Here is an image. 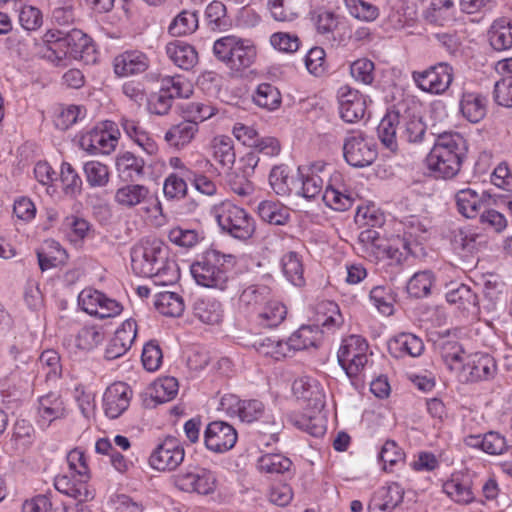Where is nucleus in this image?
Returning a JSON list of instances; mask_svg holds the SVG:
<instances>
[{
    "instance_id": "nucleus-1",
    "label": "nucleus",
    "mask_w": 512,
    "mask_h": 512,
    "mask_svg": "<svg viewBox=\"0 0 512 512\" xmlns=\"http://www.w3.org/2000/svg\"><path fill=\"white\" fill-rule=\"evenodd\" d=\"M131 267L136 275L153 278L157 285H169L178 278L176 263L168 260V248L157 238H143L132 247Z\"/></svg>"
},
{
    "instance_id": "nucleus-2",
    "label": "nucleus",
    "mask_w": 512,
    "mask_h": 512,
    "mask_svg": "<svg viewBox=\"0 0 512 512\" xmlns=\"http://www.w3.org/2000/svg\"><path fill=\"white\" fill-rule=\"evenodd\" d=\"M437 348L446 367L463 383L490 380L496 375L494 359L483 353L468 354L462 346L450 339H442Z\"/></svg>"
},
{
    "instance_id": "nucleus-3",
    "label": "nucleus",
    "mask_w": 512,
    "mask_h": 512,
    "mask_svg": "<svg viewBox=\"0 0 512 512\" xmlns=\"http://www.w3.org/2000/svg\"><path fill=\"white\" fill-rule=\"evenodd\" d=\"M466 149V141L459 133L440 134L425 158V166L435 178H453L461 169Z\"/></svg>"
},
{
    "instance_id": "nucleus-4",
    "label": "nucleus",
    "mask_w": 512,
    "mask_h": 512,
    "mask_svg": "<svg viewBox=\"0 0 512 512\" xmlns=\"http://www.w3.org/2000/svg\"><path fill=\"white\" fill-rule=\"evenodd\" d=\"M224 254L215 249L204 252L201 260L194 262L190 271L197 284L207 287L224 289Z\"/></svg>"
},
{
    "instance_id": "nucleus-5",
    "label": "nucleus",
    "mask_w": 512,
    "mask_h": 512,
    "mask_svg": "<svg viewBox=\"0 0 512 512\" xmlns=\"http://www.w3.org/2000/svg\"><path fill=\"white\" fill-rule=\"evenodd\" d=\"M368 344L360 336L351 335L343 340L338 350V362L349 377L358 376L368 361Z\"/></svg>"
},
{
    "instance_id": "nucleus-6",
    "label": "nucleus",
    "mask_w": 512,
    "mask_h": 512,
    "mask_svg": "<svg viewBox=\"0 0 512 512\" xmlns=\"http://www.w3.org/2000/svg\"><path fill=\"white\" fill-rule=\"evenodd\" d=\"M453 77V68L444 62L412 73V79L419 89L435 95H440L447 91L453 81Z\"/></svg>"
},
{
    "instance_id": "nucleus-7",
    "label": "nucleus",
    "mask_w": 512,
    "mask_h": 512,
    "mask_svg": "<svg viewBox=\"0 0 512 512\" xmlns=\"http://www.w3.org/2000/svg\"><path fill=\"white\" fill-rule=\"evenodd\" d=\"M343 155L349 165L363 168L376 160L377 149L372 139L360 132L352 133L344 140Z\"/></svg>"
},
{
    "instance_id": "nucleus-8",
    "label": "nucleus",
    "mask_w": 512,
    "mask_h": 512,
    "mask_svg": "<svg viewBox=\"0 0 512 512\" xmlns=\"http://www.w3.org/2000/svg\"><path fill=\"white\" fill-rule=\"evenodd\" d=\"M185 451L175 437H166L151 453L150 466L158 471H173L184 460Z\"/></svg>"
},
{
    "instance_id": "nucleus-9",
    "label": "nucleus",
    "mask_w": 512,
    "mask_h": 512,
    "mask_svg": "<svg viewBox=\"0 0 512 512\" xmlns=\"http://www.w3.org/2000/svg\"><path fill=\"white\" fill-rule=\"evenodd\" d=\"M358 244L362 254L371 260L398 259L399 248L392 247L377 230H363L359 234Z\"/></svg>"
},
{
    "instance_id": "nucleus-10",
    "label": "nucleus",
    "mask_w": 512,
    "mask_h": 512,
    "mask_svg": "<svg viewBox=\"0 0 512 512\" xmlns=\"http://www.w3.org/2000/svg\"><path fill=\"white\" fill-rule=\"evenodd\" d=\"M340 117L348 123L361 120L367 111L368 97L349 86H342L338 93Z\"/></svg>"
},
{
    "instance_id": "nucleus-11",
    "label": "nucleus",
    "mask_w": 512,
    "mask_h": 512,
    "mask_svg": "<svg viewBox=\"0 0 512 512\" xmlns=\"http://www.w3.org/2000/svg\"><path fill=\"white\" fill-rule=\"evenodd\" d=\"M133 391L124 382H114L109 385L103 394V409L105 415L111 419L121 416L130 406Z\"/></svg>"
},
{
    "instance_id": "nucleus-12",
    "label": "nucleus",
    "mask_w": 512,
    "mask_h": 512,
    "mask_svg": "<svg viewBox=\"0 0 512 512\" xmlns=\"http://www.w3.org/2000/svg\"><path fill=\"white\" fill-rule=\"evenodd\" d=\"M174 485L181 491L207 495L214 491V476L201 468L181 472L172 477Z\"/></svg>"
},
{
    "instance_id": "nucleus-13",
    "label": "nucleus",
    "mask_w": 512,
    "mask_h": 512,
    "mask_svg": "<svg viewBox=\"0 0 512 512\" xmlns=\"http://www.w3.org/2000/svg\"><path fill=\"white\" fill-rule=\"evenodd\" d=\"M226 67L232 73H238L248 68L255 60V47L245 40L226 37Z\"/></svg>"
},
{
    "instance_id": "nucleus-14",
    "label": "nucleus",
    "mask_w": 512,
    "mask_h": 512,
    "mask_svg": "<svg viewBox=\"0 0 512 512\" xmlns=\"http://www.w3.org/2000/svg\"><path fill=\"white\" fill-rule=\"evenodd\" d=\"M322 199L328 207L337 211H344L352 206V194L342 173L334 172L331 175Z\"/></svg>"
},
{
    "instance_id": "nucleus-15",
    "label": "nucleus",
    "mask_w": 512,
    "mask_h": 512,
    "mask_svg": "<svg viewBox=\"0 0 512 512\" xmlns=\"http://www.w3.org/2000/svg\"><path fill=\"white\" fill-rule=\"evenodd\" d=\"M137 335V324L133 319L125 320L109 340L104 357L106 360H115L124 356L131 348Z\"/></svg>"
},
{
    "instance_id": "nucleus-16",
    "label": "nucleus",
    "mask_w": 512,
    "mask_h": 512,
    "mask_svg": "<svg viewBox=\"0 0 512 512\" xmlns=\"http://www.w3.org/2000/svg\"><path fill=\"white\" fill-rule=\"evenodd\" d=\"M150 65L147 55L138 50L125 51L113 60L114 72L120 77L144 73Z\"/></svg>"
},
{
    "instance_id": "nucleus-17",
    "label": "nucleus",
    "mask_w": 512,
    "mask_h": 512,
    "mask_svg": "<svg viewBox=\"0 0 512 512\" xmlns=\"http://www.w3.org/2000/svg\"><path fill=\"white\" fill-rule=\"evenodd\" d=\"M43 40L45 45L41 48L42 57L57 66L64 65L65 60L70 56L66 46L65 31L48 30Z\"/></svg>"
},
{
    "instance_id": "nucleus-18",
    "label": "nucleus",
    "mask_w": 512,
    "mask_h": 512,
    "mask_svg": "<svg viewBox=\"0 0 512 512\" xmlns=\"http://www.w3.org/2000/svg\"><path fill=\"white\" fill-rule=\"evenodd\" d=\"M118 142V137L103 129H92L79 139L80 147L91 154H109Z\"/></svg>"
},
{
    "instance_id": "nucleus-19",
    "label": "nucleus",
    "mask_w": 512,
    "mask_h": 512,
    "mask_svg": "<svg viewBox=\"0 0 512 512\" xmlns=\"http://www.w3.org/2000/svg\"><path fill=\"white\" fill-rule=\"evenodd\" d=\"M66 414V406L60 395L49 393L39 398L37 422L41 428H48L53 421L64 418Z\"/></svg>"
},
{
    "instance_id": "nucleus-20",
    "label": "nucleus",
    "mask_w": 512,
    "mask_h": 512,
    "mask_svg": "<svg viewBox=\"0 0 512 512\" xmlns=\"http://www.w3.org/2000/svg\"><path fill=\"white\" fill-rule=\"evenodd\" d=\"M292 392L297 399L306 403L305 408L309 406L317 409L324 408V393L318 382L313 378L303 376L296 379L292 384Z\"/></svg>"
},
{
    "instance_id": "nucleus-21",
    "label": "nucleus",
    "mask_w": 512,
    "mask_h": 512,
    "mask_svg": "<svg viewBox=\"0 0 512 512\" xmlns=\"http://www.w3.org/2000/svg\"><path fill=\"white\" fill-rule=\"evenodd\" d=\"M66 46L70 57L79 59L85 63L95 62V47L92 39L79 29H72L65 32Z\"/></svg>"
},
{
    "instance_id": "nucleus-22",
    "label": "nucleus",
    "mask_w": 512,
    "mask_h": 512,
    "mask_svg": "<svg viewBox=\"0 0 512 512\" xmlns=\"http://www.w3.org/2000/svg\"><path fill=\"white\" fill-rule=\"evenodd\" d=\"M255 231L253 219L244 209L232 206L228 210L226 232L233 238L245 241L251 238Z\"/></svg>"
},
{
    "instance_id": "nucleus-23",
    "label": "nucleus",
    "mask_w": 512,
    "mask_h": 512,
    "mask_svg": "<svg viewBox=\"0 0 512 512\" xmlns=\"http://www.w3.org/2000/svg\"><path fill=\"white\" fill-rule=\"evenodd\" d=\"M404 490L397 483L380 488L371 498L370 512H392L403 500Z\"/></svg>"
},
{
    "instance_id": "nucleus-24",
    "label": "nucleus",
    "mask_w": 512,
    "mask_h": 512,
    "mask_svg": "<svg viewBox=\"0 0 512 512\" xmlns=\"http://www.w3.org/2000/svg\"><path fill=\"white\" fill-rule=\"evenodd\" d=\"M226 412L230 416L237 415L242 422L251 423L262 416L264 405L258 400H240L231 394L226 396Z\"/></svg>"
},
{
    "instance_id": "nucleus-25",
    "label": "nucleus",
    "mask_w": 512,
    "mask_h": 512,
    "mask_svg": "<svg viewBox=\"0 0 512 512\" xmlns=\"http://www.w3.org/2000/svg\"><path fill=\"white\" fill-rule=\"evenodd\" d=\"M451 233V243L455 250L473 254L487 246L486 235L469 227L456 228Z\"/></svg>"
},
{
    "instance_id": "nucleus-26",
    "label": "nucleus",
    "mask_w": 512,
    "mask_h": 512,
    "mask_svg": "<svg viewBox=\"0 0 512 512\" xmlns=\"http://www.w3.org/2000/svg\"><path fill=\"white\" fill-rule=\"evenodd\" d=\"M76 474L59 475L54 479L55 489L79 502H86L93 499V492L89 489L87 481L89 479L80 478L75 479Z\"/></svg>"
},
{
    "instance_id": "nucleus-27",
    "label": "nucleus",
    "mask_w": 512,
    "mask_h": 512,
    "mask_svg": "<svg viewBox=\"0 0 512 512\" xmlns=\"http://www.w3.org/2000/svg\"><path fill=\"white\" fill-rule=\"evenodd\" d=\"M390 354L395 358L418 357L424 351L421 338L412 333H400L388 341Z\"/></svg>"
},
{
    "instance_id": "nucleus-28",
    "label": "nucleus",
    "mask_w": 512,
    "mask_h": 512,
    "mask_svg": "<svg viewBox=\"0 0 512 512\" xmlns=\"http://www.w3.org/2000/svg\"><path fill=\"white\" fill-rule=\"evenodd\" d=\"M150 189L141 184H126L116 190L115 202L124 208H133L150 202Z\"/></svg>"
},
{
    "instance_id": "nucleus-29",
    "label": "nucleus",
    "mask_w": 512,
    "mask_h": 512,
    "mask_svg": "<svg viewBox=\"0 0 512 512\" xmlns=\"http://www.w3.org/2000/svg\"><path fill=\"white\" fill-rule=\"evenodd\" d=\"M168 58L179 68L189 70L198 62V53L195 48L183 41L175 40L166 45Z\"/></svg>"
},
{
    "instance_id": "nucleus-30",
    "label": "nucleus",
    "mask_w": 512,
    "mask_h": 512,
    "mask_svg": "<svg viewBox=\"0 0 512 512\" xmlns=\"http://www.w3.org/2000/svg\"><path fill=\"white\" fill-rule=\"evenodd\" d=\"M294 424L315 437L324 435L326 431V419L323 409L314 407L304 408V412L293 419Z\"/></svg>"
},
{
    "instance_id": "nucleus-31",
    "label": "nucleus",
    "mask_w": 512,
    "mask_h": 512,
    "mask_svg": "<svg viewBox=\"0 0 512 512\" xmlns=\"http://www.w3.org/2000/svg\"><path fill=\"white\" fill-rule=\"evenodd\" d=\"M194 315L203 323L211 326H219L223 319L222 303L212 297H205L195 301L193 305Z\"/></svg>"
},
{
    "instance_id": "nucleus-32",
    "label": "nucleus",
    "mask_w": 512,
    "mask_h": 512,
    "mask_svg": "<svg viewBox=\"0 0 512 512\" xmlns=\"http://www.w3.org/2000/svg\"><path fill=\"white\" fill-rule=\"evenodd\" d=\"M443 489L447 496L459 504H469L475 498L471 480L462 474H454L450 480L444 483Z\"/></svg>"
},
{
    "instance_id": "nucleus-33",
    "label": "nucleus",
    "mask_w": 512,
    "mask_h": 512,
    "mask_svg": "<svg viewBox=\"0 0 512 512\" xmlns=\"http://www.w3.org/2000/svg\"><path fill=\"white\" fill-rule=\"evenodd\" d=\"M145 161L126 151L116 158V169L119 176L126 181H135L143 177Z\"/></svg>"
},
{
    "instance_id": "nucleus-34",
    "label": "nucleus",
    "mask_w": 512,
    "mask_h": 512,
    "mask_svg": "<svg viewBox=\"0 0 512 512\" xmlns=\"http://www.w3.org/2000/svg\"><path fill=\"white\" fill-rule=\"evenodd\" d=\"M446 299L464 313L476 315L478 312L477 296L464 284H459L456 288L450 289L446 293Z\"/></svg>"
},
{
    "instance_id": "nucleus-35",
    "label": "nucleus",
    "mask_w": 512,
    "mask_h": 512,
    "mask_svg": "<svg viewBox=\"0 0 512 512\" xmlns=\"http://www.w3.org/2000/svg\"><path fill=\"white\" fill-rule=\"evenodd\" d=\"M491 46L497 51H504L512 47V20L499 18L493 22L489 31Z\"/></svg>"
},
{
    "instance_id": "nucleus-36",
    "label": "nucleus",
    "mask_w": 512,
    "mask_h": 512,
    "mask_svg": "<svg viewBox=\"0 0 512 512\" xmlns=\"http://www.w3.org/2000/svg\"><path fill=\"white\" fill-rule=\"evenodd\" d=\"M455 201L459 213L466 218H475L482 208L484 194H479L471 188H466L456 193Z\"/></svg>"
},
{
    "instance_id": "nucleus-37",
    "label": "nucleus",
    "mask_w": 512,
    "mask_h": 512,
    "mask_svg": "<svg viewBox=\"0 0 512 512\" xmlns=\"http://www.w3.org/2000/svg\"><path fill=\"white\" fill-rule=\"evenodd\" d=\"M253 346L260 354L270 356L276 360L291 354L288 342H283L276 336H256L253 341Z\"/></svg>"
},
{
    "instance_id": "nucleus-38",
    "label": "nucleus",
    "mask_w": 512,
    "mask_h": 512,
    "mask_svg": "<svg viewBox=\"0 0 512 512\" xmlns=\"http://www.w3.org/2000/svg\"><path fill=\"white\" fill-rule=\"evenodd\" d=\"M463 116L472 123H478L486 115V101L480 94L464 92L460 101Z\"/></svg>"
},
{
    "instance_id": "nucleus-39",
    "label": "nucleus",
    "mask_w": 512,
    "mask_h": 512,
    "mask_svg": "<svg viewBox=\"0 0 512 512\" xmlns=\"http://www.w3.org/2000/svg\"><path fill=\"white\" fill-rule=\"evenodd\" d=\"M314 322L318 328L322 326L329 329L340 326L343 323V317L335 302L323 300L315 306Z\"/></svg>"
},
{
    "instance_id": "nucleus-40",
    "label": "nucleus",
    "mask_w": 512,
    "mask_h": 512,
    "mask_svg": "<svg viewBox=\"0 0 512 512\" xmlns=\"http://www.w3.org/2000/svg\"><path fill=\"white\" fill-rule=\"evenodd\" d=\"M426 11L425 17L430 22L443 25L454 17L453 0H421Z\"/></svg>"
},
{
    "instance_id": "nucleus-41",
    "label": "nucleus",
    "mask_w": 512,
    "mask_h": 512,
    "mask_svg": "<svg viewBox=\"0 0 512 512\" xmlns=\"http://www.w3.org/2000/svg\"><path fill=\"white\" fill-rule=\"evenodd\" d=\"M321 338V332L315 325H304L295 331L287 340L291 353L314 347Z\"/></svg>"
},
{
    "instance_id": "nucleus-42",
    "label": "nucleus",
    "mask_w": 512,
    "mask_h": 512,
    "mask_svg": "<svg viewBox=\"0 0 512 512\" xmlns=\"http://www.w3.org/2000/svg\"><path fill=\"white\" fill-rule=\"evenodd\" d=\"M198 125L193 121H183L177 125L172 126L165 133V141L173 147H183L191 142L196 132Z\"/></svg>"
},
{
    "instance_id": "nucleus-43",
    "label": "nucleus",
    "mask_w": 512,
    "mask_h": 512,
    "mask_svg": "<svg viewBox=\"0 0 512 512\" xmlns=\"http://www.w3.org/2000/svg\"><path fill=\"white\" fill-rule=\"evenodd\" d=\"M260 218L273 225H284L290 216L289 209L278 201L265 200L257 208Z\"/></svg>"
},
{
    "instance_id": "nucleus-44",
    "label": "nucleus",
    "mask_w": 512,
    "mask_h": 512,
    "mask_svg": "<svg viewBox=\"0 0 512 512\" xmlns=\"http://www.w3.org/2000/svg\"><path fill=\"white\" fill-rule=\"evenodd\" d=\"M280 267L284 277L295 286H302L305 283L304 268L297 253L289 252L282 256Z\"/></svg>"
},
{
    "instance_id": "nucleus-45",
    "label": "nucleus",
    "mask_w": 512,
    "mask_h": 512,
    "mask_svg": "<svg viewBox=\"0 0 512 512\" xmlns=\"http://www.w3.org/2000/svg\"><path fill=\"white\" fill-rule=\"evenodd\" d=\"M253 102L267 111L277 110L282 103L280 91L273 85L262 83L253 94Z\"/></svg>"
},
{
    "instance_id": "nucleus-46",
    "label": "nucleus",
    "mask_w": 512,
    "mask_h": 512,
    "mask_svg": "<svg viewBox=\"0 0 512 512\" xmlns=\"http://www.w3.org/2000/svg\"><path fill=\"white\" fill-rule=\"evenodd\" d=\"M154 304L159 313L165 316L179 317L184 311L183 299L175 292H160L157 294Z\"/></svg>"
},
{
    "instance_id": "nucleus-47",
    "label": "nucleus",
    "mask_w": 512,
    "mask_h": 512,
    "mask_svg": "<svg viewBox=\"0 0 512 512\" xmlns=\"http://www.w3.org/2000/svg\"><path fill=\"white\" fill-rule=\"evenodd\" d=\"M304 0H269V9L276 21H292L300 13Z\"/></svg>"
},
{
    "instance_id": "nucleus-48",
    "label": "nucleus",
    "mask_w": 512,
    "mask_h": 512,
    "mask_svg": "<svg viewBox=\"0 0 512 512\" xmlns=\"http://www.w3.org/2000/svg\"><path fill=\"white\" fill-rule=\"evenodd\" d=\"M65 257V250L55 241L48 242L46 248L37 251L38 264L42 271L58 266Z\"/></svg>"
},
{
    "instance_id": "nucleus-49",
    "label": "nucleus",
    "mask_w": 512,
    "mask_h": 512,
    "mask_svg": "<svg viewBox=\"0 0 512 512\" xmlns=\"http://www.w3.org/2000/svg\"><path fill=\"white\" fill-rule=\"evenodd\" d=\"M467 443L471 446H479L484 452L492 455L501 454L506 449L505 438L496 432H489L483 437L470 436Z\"/></svg>"
},
{
    "instance_id": "nucleus-50",
    "label": "nucleus",
    "mask_w": 512,
    "mask_h": 512,
    "mask_svg": "<svg viewBox=\"0 0 512 512\" xmlns=\"http://www.w3.org/2000/svg\"><path fill=\"white\" fill-rule=\"evenodd\" d=\"M399 117L397 114H387L378 126V136L382 144L392 152L398 148L396 133Z\"/></svg>"
},
{
    "instance_id": "nucleus-51",
    "label": "nucleus",
    "mask_w": 512,
    "mask_h": 512,
    "mask_svg": "<svg viewBox=\"0 0 512 512\" xmlns=\"http://www.w3.org/2000/svg\"><path fill=\"white\" fill-rule=\"evenodd\" d=\"M292 462L282 454H265L257 461V469L261 473L282 474L289 471Z\"/></svg>"
},
{
    "instance_id": "nucleus-52",
    "label": "nucleus",
    "mask_w": 512,
    "mask_h": 512,
    "mask_svg": "<svg viewBox=\"0 0 512 512\" xmlns=\"http://www.w3.org/2000/svg\"><path fill=\"white\" fill-rule=\"evenodd\" d=\"M287 314L285 305L277 300H269L260 310V323L267 327H275L283 322Z\"/></svg>"
},
{
    "instance_id": "nucleus-53",
    "label": "nucleus",
    "mask_w": 512,
    "mask_h": 512,
    "mask_svg": "<svg viewBox=\"0 0 512 512\" xmlns=\"http://www.w3.org/2000/svg\"><path fill=\"white\" fill-rule=\"evenodd\" d=\"M178 381L174 377H163L154 382L151 397L157 403L173 400L178 393Z\"/></svg>"
},
{
    "instance_id": "nucleus-54",
    "label": "nucleus",
    "mask_w": 512,
    "mask_h": 512,
    "mask_svg": "<svg viewBox=\"0 0 512 512\" xmlns=\"http://www.w3.org/2000/svg\"><path fill=\"white\" fill-rule=\"evenodd\" d=\"M294 175L292 171L284 165L274 167L269 175V182L278 195H286L291 191Z\"/></svg>"
},
{
    "instance_id": "nucleus-55",
    "label": "nucleus",
    "mask_w": 512,
    "mask_h": 512,
    "mask_svg": "<svg viewBox=\"0 0 512 512\" xmlns=\"http://www.w3.org/2000/svg\"><path fill=\"white\" fill-rule=\"evenodd\" d=\"M198 28V17L195 12L182 11L168 27L172 36H183L194 32Z\"/></svg>"
},
{
    "instance_id": "nucleus-56",
    "label": "nucleus",
    "mask_w": 512,
    "mask_h": 512,
    "mask_svg": "<svg viewBox=\"0 0 512 512\" xmlns=\"http://www.w3.org/2000/svg\"><path fill=\"white\" fill-rule=\"evenodd\" d=\"M104 338L105 333L101 327L84 326L77 334L76 345L82 350L90 351L100 345Z\"/></svg>"
},
{
    "instance_id": "nucleus-57",
    "label": "nucleus",
    "mask_w": 512,
    "mask_h": 512,
    "mask_svg": "<svg viewBox=\"0 0 512 512\" xmlns=\"http://www.w3.org/2000/svg\"><path fill=\"white\" fill-rule=\"evenodd\" d=\"M161 87L167 90L171 97L188 98L193 93V86L182 76H165L161 79Z\"/></svg>"
},
{
    "instance_id": "nucleus-58",
    "label": "nucleus",
    "mask_w": 512,
    "mask_h": 512,
    "mask_svg": "<svg viewBox=\"0 0 512 512\" xmlns=\"http://www.w3.org/2000/svg\"><path fill=\"white\" fill-rule=\"evenodd\" d=\"M224 430V421H213L208 424L204 432L205 447L216 454H221L224 447V436L221 432Z\"/></svg>"
},
{
    "instance_id": "nucleus-59",
    "label": "nucleus",
    "mask_w": 512,
    "mask_h": 512,
    "mask_svg": "<svg viewBox=\"0 0 512 512\" xmlns=\"http://www.w3.org/2000/svg\"><path fill=\"white\" fill-rule=\"evenodd\" d=\"M370 300L383 315L393 314L395 297L390 289L383 286L374 287L370 291Z\"/></svg>"
},
{
    "instance_id": "nucleus-60",
    "label": "nucleus",
    "mask_w": 512,
    "mask_h": 512,
    "mask_svg": "<svg viewBox=\"0 0 512 512\" xmlns=\"http://www.w3.org/2000/svg\"><path fill=\"white\" fill-rule=\"evenodd\" d=\"M345 5L353 17L362 21H374L379 15L378 8L364 0H345Z\"/></svg>"
},
{
    "instance_id": "nucleus-61",
    "label": "nucleus",
    "mask_w": 512,
    "mask_h": 512,
    "mask_svg": "<svg viewBox=\"0 0 512 512\" xmlns=\"http://www.w3.org/2000/svg\"><path fill=\"white\" fill-rule=\"evenodd\" d=\"M105 296L98 290L84 289L78 296V303L83 311L97 317L102 301H105Z\"/></svg>"
},
{
    "instance_id": "nucleus-62",
    "label": "nucleus",
    "mask_w": 512,
    "mask_h": 512,
    "mask_svg": "<svg viewBox=\"0 0 512 512\" xmlns=\"http://www.w3.org/2000/svg\"><path fill=\"white\" fill-rule=\"evenodd\" d=\"M433 283L431 272L422 271L415 273L407 284L408 293L416 298L426 296Z\"/></svg>"
},
{
    "instance_id": "nucleus-63",
    "label": "nucleus",
    "mask_w": 512,
    "mask_h": 512,
    "mask_svg": "<svg viewBox=\"0 0 512 512\" xmlns=\"http://www.w3.org/2000/svg\"><path fill=\"white\" fill-rule=\"evenodd\" d=\"M87 182L92 187H102L108 183L109 172L106 165L98 161H89L84 165Z\"/></svg>"
},
{
    "instance_id": "nucleus-64",
    "label": "nucleus",
    "mask_w": 512,
    "mask_h": 512,
    "mask_svg": "<svg viewBox=\"0 0 512 512\" xmlns=\"http://www.w3.org/2000/svg\"><path fill=\"white\" fill-rule=\"evenodd\" d=\"M62 226L70 232L69 236L72 241L83 240L91 229V225L86 219L76 215L66 216Z\"/></svg>"
}]
</instances>
